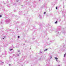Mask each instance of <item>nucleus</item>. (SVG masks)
<instances>
[{
	"label": "nucleus",
	"instance_id": "8",
	"mask_svg": "<svg viewBox=\"0 0 66 66\" xmlns=\"http://www.w3.org/2000/svg\"><path fill=\"white\" fill-rule=\"evenodd\" d=\"M19 37H20V36H18V38H19Z\"/></svg>",
	"mask_w": 66,
	"mask_h": 66
},
{
	"label": "nucleus",
	"instance_id": "9",
	"mask_svg": "<svg viewBox=\"0 0 66 66\" xmlns=\"http://www.w3.org/2000/svg\"><path fill=\"white\" fill-rule=\"evenodd\" d=\"M57 7H56V10H57Z\"/></svg>",
	"mask_w": 66,
	"mask_h": 66
},
{
	"label": "nucleus",
	"instance_id": "10",
	"mask_svg": "<svg viewBox=\"0 0 66 66\" xmlns=\"http://www.w3.org/2000/svg\"><path fill=\"white\" fill-rule=\"evenodd\" d=\"M52 57H51V59H52Z\"/></svg>",
	"mask_w": 66,
	"mask_h": 66
},
{
	"label": "nucleus",
	"instance_id": "3",
	"mask_svg": "<svg viewBox=\"0 0 66 66\" xmlns=\"http://www.w3.org/2000/svg\"><path fill=\"white\" fill-rule=\"evenodd\" d=\"M47 49H46L45 50H44V51H47Z\"/></svg>",
	"mask_w": 66,
	"mask_h": 66
},
{
	"label": "nucleus",
	"instance_id": "12",
	"mask_svg": "<svg viewBox=\"0 0 66 66\" xmlns=\"http://www.w3.org/2000/svg\"><path fill=\"white\" fill-rule=\"evenodd\" d=\"M4 62H3V63Z\"/></svg>",
	"mask_w": 66,
	"mask_h": 66
},
{
	"label": "nucleus",
	"instance_id": "13",
	"mask_svg": "<svg viewBox=\"0 0 66 66\" xmlns=\"http://www.w3.org/2000/svg\"><path fill=\"white\" fill-rule=\"evenodd\" d=\"M39 0V1H40V0Z\"/></svg>",
	"mask_w": 66,
	"mask_h": 66
},
{
	"label": "nucleus",
	"instance_id": "7",
	"mask_svg": "<svg viewBox=\"0 0 66 66\" xmlns=\"http://www.w3.org/2000/svg\"><path fill=\"white\" fill-rule=\"evenodd\" d=\"M2 17V15H1L0 16V17Z\"/></svg>",
	"mask_w": 66,
	"mask_h": 66
},
{
	"label": "nucleus",
	"instance_id": "6",
	"mask_svg": "<svg viewBox=\"0 0 66 66\" xmlns=\"http://www.w3.org/2000/svg\"><path fill=\"white\" fill-rule=\"evenodd\" d=\"M57 21H56L55 22V23H56L57 22Z\"/></svg>",
	"mask_w": 66,
	"mask_h": 66
},
{
	"label": "nucleus",
	"instance_id": "4",
	"mask_svg": "<svg viewBox=\"0 0 66 66\" xmlns=\"http://www.w3.org/2000/svg\"><path fill=\"white\" fill-rule=\"evenodd\" d=\"M11 50H13V49H10V51H11Z\"/></svg>",
	"mask_w": 66,
	"mask_h": 66
},
{
	"label": "nucleus",
	"instance_id": "2",
	"mask_svg": "<svg viewBox=\"0 0 66 66\" xmlns=\"http://www.w3.org/2000/svg\"><path fill=\"white\" fill-rule=\"evenodd\" d=\"M66 54H64V57H65V55H66Z\"/></svg>",
	"mask_w": 66,
	"mask_h": 66
},
{
	"label": "nucleus",
	"instance_id": "11",
	"mask_svg": "<svg viewBox=\"0 0 66 66\" xmlns=\"http://www.w3.org/2000/svg\"><path fill=\"white\" fill-rule=\"evenodd\" d=\"M3 39H4V38H3Z\"/></svg>",
	"mask_w": 66,
	"mask_h": 66
},
{
	"label": "nucleus",
	"instance_id": "1",
	"mask_svg": "<svg viewBox=\"0 0 66 66\" xmlns=\"http://www.w3.org/2000/svg\"><path fill=\"white\" fill-rule=\"evenodd\" d=\"M55 60H57V59H58L57 57H55Z\"/></svg>",
	"mask_w": 66,
	"mask_h": 66
},
{
	"label": "nucleus",
	"instance_id": "5",
	"mask_svg": "<svg viewBox=\"0 0 66 66\" xmlns=\"http://www.w3.org/2000/svg\"><path fill=\"white\" fill-rule=\"evenodd\" d=\"M46 13V12H44V14H45Z\"/></svg>",
	"mask_w": 66,
	"mask_h": 66
}]
</instances>
